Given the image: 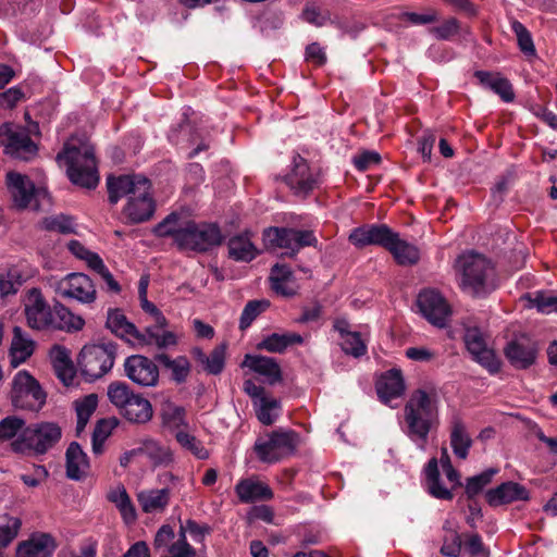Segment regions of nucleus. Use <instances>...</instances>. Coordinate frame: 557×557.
Wrapping results in <instances>:
<instances>
[{
  "label": "nucleus",
  "instance_id": "26",
  "mask_svg": "<svg viewBox=\"0 0 557 557\" xmlns=\"http://www.w3.org/2000/svg\"><path fill=\"white\" fill-rule=\"evenodd\" d=\"M107 327L116 336L126 341H146V336L141 334L136 326L128 322L123 312L119 309H110L107 317Z\"/></svg>",
  "mask_w": 557,
  "mask_h": 557
},
{
  "label": "nucleus",
  "instance_id": "2",
  "mask_svg": "<svg viewBox=\"0 0 557 557\" xmlns=\"http://www.w3.org/2000/svg\"><path fill=\"white\" fill-rule=\"evenodd\" d=\"M404 419L407 436L425 450L430 432L440 424L436 388L428 385L416 389L404 408Z\"/></svg>",
  "mask_w": 557,
  "mask_h": 557
},
{
  "label": "nucleus",
  "instance_id": "39",
  "mask_svg": "<svg viewBox=\"0 0 557 557\" xmlns=\"http://www.w3.org/2000/svg\"><path fill=\"white\" fill-rule=\"evenodd\" d=\"M425 478L428 490L433 497L445 500L453 498L451 488L445 487L441 483L438 461L435 457L431 458L425 467Z\"/></svg>",
  "mask_w": 557,
  "mask_h": 557
},
{
  "label": "nucleus",
  "instance_id": "62",
  "mask_svg": "<svg viewBox=\"0 0 557 557\" xmlns=\"http://www.w3.org/2000/svg\"><path fill=\"white\" fill-rule=\"evenodd\" d=\"M92 270L101 276V278L103 280V282L107 285L108 290L115 293V294L121 292L120 284L115 281V278L113 277L111 272L108 270V268L104 265L102 260L100 262H98L97 265Z\"/></svg>",
  "mask_w": 557,
  "mask_h": 557
},
{
  "label": "nucleus",
  "instance_id": "7",
  "mask_svg": "<svg viewBox=\"0 0 557 557\" xmlns=\"http://www.w3.org/2000/svg\"><path fill=\"white\" fill-rule=\"evenodd\" d=\"M61 436L62 431L57 423H35L22 431L21 437L12 443V449L16 453L30 449L36 454H45L61 440Z\"/></svg>",
  "mask_w": 557,
  "mask_h": 557
},
{
  "label": "nucleus",
  "instance_id": "54",
  "mask_svg": "<svg viewBox=\"0 0 557 557\" xmlns=\"http://www.w3.org/2000/svg\"><path fill=\"white\" fill-rule=\"evenodd\" d=\"M69 250L78 259L84 260L92 270L102 259L96 252L88 250L78 240H71L67 245Z\"/></svg>",
  "mask_w": 557,
  "mask_h": 557
},
{
  "label": "nucleus",
  "instance_id": "15",
  "mask_svg": "<svg viewBox=\"0 0 557 557\" xmlns=\"http://www.w3.org/2000/svg\"><path fill=\"white\" fill-rule=\"evenodd\" d=\"M463 339L473 360L486 368L491 373L499 371L500 361L494 350L487 347L486 341L479 329H467Z\"/></svg>",
  "mask_w": 557,
  "mask_h": 557
},
{
  "label": "nucleus",
  "instance_id": "36",
  "mask_svg": "<svg viewBox=\"0 0 557 557\" xmlns=\"http://www.w3.org/2000/svg\"><path fill=\"white\" fill-rule=\"evenodd\" d=\"M302 336L297 333H272L265 336L257 348L273 354H282L289 346L302 344Z\"/></svg>",
  "mask_w": 557,
  "mask_h": 557
},
{
  "label": "nucleus",
  "instance_id": "61",
  "mask_svg": "<svg viewBox=\"0 0 557 557\" xmlns=\"http://www.w3.org/2000/svg\"><path fill=\"white\" fill-rule=\"evenodd\" d=\"M304 20L314 26H322L329 20V14H323L315 5H307L302 11Z\"/></svg>",
  "mask_w": 557,
  "mask_h": 557
},
{
  "label": "nucleus",
  "instance_id": "8",
  "mask_svg": "<svg viewBox=\"0 0 557 557\" xmlns=\"http://www.w3.org/2000/svg\"><path fill=\"white\" fill-rule=\"evenodd\" d=\"M10 398L15 408L38 411L46 404L47 394L29 372L21 370L12 380Z\"/></svg>",
  "mask_w": 557,
  "mask_h": 557
},
{
  "label": "nucleus",
  "instance_id": "28",
  "mask_svg": "<svg viewBox=\"0 0 557 557\" xmlns=\"http://www.w3.org/2000/svg\"><path fill=\"white\" fill-rule=\"evenodd\" d=\"M7 181L15 206L28 207L35 193L33 182L27 176L14 172L8 173Z\"/></svg>",
  "mask_w": 557,
  "mask_h": 557
},
{
  "label": "nucleus",
  "instance_id": "22",
  "mask_svg": "<svg viewBox=\"0 0 557 557\" xmlns=\"http://www.w3.org/2000/svg\"><path fill=\"white\" fill-rule=\"evenodd\" d=\"M450 537L451 544L446 541L441 548L442 554L446 557H457L462 547L465 554L472 556L490 554L483 546L481 537L476 534L466 535L462 540L459 534L454 532Z\"/></svg>",
  "mask_w": 557,
  "mask_h": 557
},
{
  "label": "nucleus",
  "instance_id": "55",
  "mask_svg": "<svg viewBox=\"0 0 557 557\" xmlns=\"http://www.w3.org/2000/svg\"><path fill=\"white\" fill-rule=\"evenodd\" d=\"M21 286L20 274L17 270L12 269L0 273V295L2 297L15 294Z\"/></svg>",
  "mask_w": 557,
  "mask_h": 557
},
{
  "label": "nucleus",
  "instance_id": "51",
  "mask_svg": "<svg viewBox=\"0 0 557 557\" xmlns=\"http://www.w3.org/2000/svg\"><path fill=\"white\" fill-rule=\"evenodd\" d=\"M41 225L47 231L70 234L74 232L72 219L65 215L47 216L41 221Z\"/></svg>",
  "mask_w": 557,
  "mask_h": 557
},
{
  "label": "nucleus",
  "instance_id": "16",
  "mask_svg": "<svg viewBox=\"0 0 557 557\" xmlns=\"http://www.w3.org/2000/svg\"><path fill=\"white\" fill-rule=\"evenodd\" d=\"M285 182L296 196L306 197L318 186V177L307 161L297 156L293 160V169L285 176Z\"/></svg>",
  "mask_w": 557,
  "mask_h": 557
},
{
  "label": "nucleus",
  "instance_id": "30",
  "mask_svg": "<svg viewBox=\"0 0 557 557\" xmlns=\"http://www.w3.org/2000/svg\"><path fill=\"white\" fill-rule=\"evenodd\" d=\"M376 391L384 403L399 397L405 391L401 371L392 369L385 372L376 383Z\"/></svg>",
  "mask_w": 557,
  "mask_h": 557
},
{
  "label": "nucleus",
  "instance_id": "40",
  "mask_svg": "<svg viewBox=\"0 0 557 557\" xmlns=\"http://www.w3.org/2000/svg\"><path fill=\"white\" fill-rule=\"evenodd\" d=\"M52 317L53 322L50 326L59 330H65L67 332L79 331L85 324V321L81 317L73 314L65 306L61 304L54 306Z\"/></svg>",
  "mask_w": 557,
  "mask_h": 557
},
{
  "label": "nucleus",
  "instance_id": "46",
  "mask_svg": "<svg viewBox=\"0 0 557 557\" xmlns=\"http://www.w3.org/2000/svg\"><path fill=\"white\" fill-rule=\"evenodd\" d=\"M269 307L270 301L265 299L248 301L240 315L239 329L246 330L249 327L256 318L264 312Z\"/></svg>",
  "mask_w": 557,
  "mask_h": 557
},
{
  "label": "nucleus",
  "instance_id": "64",
  "mask_svg": "<svg viewBox=\"0 0 557 557\" xmlns=\"http://www.w3.org/2000/svg\"><path fill=\"white\" fill-rule=\"evenodd\" d=\"M436 352L426 347H409L406 349V357L421 362H429L436 358Z\"/></svg>",
  "mask_w": 557,
  "mask_h": 557
},
{
  "label": "nucleus",
  "instance_id": "10",
  "mask_svg": "<svg viewBox=\"0 0 557 557\" xmlns=\"http://www.w3.org/2000/svg\"><path fill=\"white\" fill-rule=\"evenodd\" d=\"M267 246L286 250V255L294 257L301 248L318 244L312 231L288 227H269L263 232Z\"/></svg>",
  "mask_w": 557,
  "mask_h": 557
},
{
  "label": "nucleus",
  "instance_id": "56",
  "mask_svg": "<svg viewBox=\"0 0 557 557\" xmlns=\"http://www.w3.org/2000/svg\"><path fill=\"white\" fill-rule=\"evenodd\" d=\"M25 422L17 417H7L0 421V440L8 441L13 438L22 431Z\"/></svg>",
  "mask_w": 557,
  "mask_h": 557
},
{
  "label": "nucleus",
  "instance_id": "41",
  "mask_svg": "<svg viewBox=\"0 0 557 557\" xmlns=\"http://www.w3.org/2000/svg\"><path fill=\"white\" fill-rule=\"evenodd\" d=\"M196 360L203 367L209 374H219L225 362V345L216 346L210 355H206L200 349L194 351Z\"/></svg>",
  "mask_w": 557,
  "mask_h": 557
},
{
  "label": "nucleus",
  "instance_id": "49",
  "mask_svg": "<svg viewBox=\"0 0 557 557\" xmlns=\"http://www.w3.org/2000/svg\"><path fill=\"white\" fill-rule=\"evenodd\" d=\"M115 424L111 420H100L95 426L92 433V450L95 454H101L106 440L111 435Z\"/></svg>",
  "mask_w": 557,
  "mask_h": 557
},
{
  "label": "nucleus",
  "instance_id": "60",
  "mask_svg": "<svg viewBox=\"0 0 557 557\" xmlns=\"http://www.w3.org/2000/svg\"><path fill=\"white\" fill-rule=\"evenodd\" d=\"M459 24L456 18H448L443 24L430 28V33L437 39L446 40L457 34Z\"/></svg>",
  "mask_w": 557,
  "mask_h": 557
},
{
  "label": "nucleus",
  "instance_id": "4",
  "mask_svg": "<svg viewBox=\"0 0 557 557\" xmlns=\"http://www.w3.org/2000/svg\"><path fill=\"white\" fill-rule=\"evenodd\" d=\"M66 165L71 182L85 188H95L99 182L94 147L84 140L72 138L57 156Z\"/></svg>",
  "mask_w": 557,
  "mask_h": 557
},
{
  "label": "nucleus",
  "instance_id": "21",
  "mask_svg": "<svg viewBox=\"0 0 557 557\" xmlns=\"http://www.w3.org/2000/svg\"><path fill=\"white\" fill-rule=\"evenodd\" d=\"M504 351L515 368L527 369L534 363L537 349L529 338L520 337L509 342Z\"/></svg>",
  "mask_w": 557,
  "mask_h": 557
},
{
  "label": "nucleus",
  "instance_id": "63",
  "mask_svg": "<svg viewBox=\"0 0 557 557\" xmlns=\"http://www.w3.org/2000/svg\"><path fill=\"white\" fill-rule=\"evenodd\" d=\"M492 90L506 102H511L515 99V92L510 82L502 75L493 85Z\"/></svg>",
  "mask_w": 557,
  "mask_h": 557
},
{
  "label": "nucleus",
  "instance_id": "50",
  "mask_svg": "<svg viewBox=\"0 0 557 557\" xmlns=\"http://www.w3.org/2000/svg\"><path fill=\"white\" fill-rule=\"evenodd\" d=\"M496 472V469H488L478 475L468 479L466 485V494L468 495L469 499H472L475 495H478L484 488V486L491 482L493 475Z\"/></svg>",
  "mask_w": 557,
  "mask_h": 557
},
{
  "label": "nucleus",
  "instance_id": "23",
  "mask_svg": "<svg viewBox=\"0 0 557 557\" xmlns=\"http://www.w3.org/2000/svg\"><path fill=\"white\" fill-rule=\"evenodd\" d=\"M36 348V343L21 326H14L12 330V341L10 346V362L16 368L26 362Z\"/></svg>",
  "mask_w": 557,
  "mask_h": 557
},
{
  "label": "nucleus",
  "instance_id": "11",
  "mask_svg": "<svg viewBox=\"0 0 557 557\" xmlns=\"http://www.w3.org/2000/svg\"><path fill=\"white\" fill-rule=\"evenodd\" d=\"M0 146L5 154L24 161L30 160L37 152V146L28 132L13 123L0 125Z\"/></svg>",
  "mask_w": 557,
  "mask_h": 557
},
{
  "label": "nucleus",
  "instance_id": "37",
  "mask_svg": "<svg viewBox=\"0 0 557 557\" xmlns=\"http://www.w3.org/2000/svg\"><path fill=\"white\" fill-rule=\"evenodd\" d=\"M121 413L129 422L143 424L151 420L153 410L148 399L136 394Z\"/></svg>",
  "mask_w": 557,
  "mask_h": 557
},
{
  "label": "nucleus",
  "instance_id": "32",
  "mask_svg": "<svg viewBox=\"0 0 557 557\" xmlns=\"http://www.w3.org/2000/svg\"><path fill=\"white\" fill-rule=\"evenodd\" d=\"M171 492L168 487L145 490L137 494V500L146 513L162 512L170 503Z\"/></svg>",
  "mask_w": 557,
  "mask_h": 557
},
{
  "label": "nucleus",
  "instance_id": "13",
  "mask_svg": "<svg viewBox=\"0 0 557 557\" xmlns=\"http://www.w3.org/2000/svg\"><path fill=\"white\" fill-rule=\"evenodd\" d=\"M418 306L423 317L433 325L444 327L451 315L447 300L435 289H424L418 296Z\"/></svg>",
  "mask_w": 557,
  "mask_h": 557
},
{
  "label": "nucleus",
  "instance_id": "6",
  "mask_svg": "<svg viewBox=\"0 0 557 557\" xmlns=\"http://www.w3.org/2000/svg\"><path fill=\"white\" fill-rule=\"evenodd\" d=\"M116 350L117 346L112 342L85 345L78 359L82 374L88 381L102 377L112 369Z\"/></svg>",
  "mask_w": 557,
  "mask_h": 557
},
{
  "label": "nucleus",
  "instance_id": "12",
  "mask_svg": "<svg viewBox=\"0 0 557 557\" xmlns=\"http://www.w3.org/2000/svg\"><path fill=\"white\" fill-rule=\"evenodd\" d=\"M55 292L65 298H73L82 304L96 300L97 290L90 277L84 273H70L57 283Z\"/></svg>",
  "mask_w": 557,
  "mask_h": 557
},
{
  "label": "nucleus",
  "instance_id": "47",
  "mask_svg": "<svg viewBox=\"0 0 557 557\" xmlns=\"http://www.w3.org/2000/svg\"><path fill=\"white\" fill-rule=\"evenodd\" d=\"M163 424L169 428H178L185 423V409L172 401H164L161 407Z\"/></svg>",
  "mask_w": 557,
  "mask_h": 557
},
{
  "label": "nucleus",
  "instance_id": "19",
  "mask_svg": "<svg viewBox=\"0 0 557 557\" xmlns=\"http://www.w3.org/2000/svg\"><path fill=\"white\" fill-rule=\"evenodd\" d=\"M211 529L207 524H199L194 520H187L185 525H181L180 539L173 543L169 549L171 557H194L196 552L186 542L185 533H189L195 542H202Z\"/></svg>",
  "mask_w": 557,
  "mask_h": 557
},
{
  "label": "nucleus",
  "instance_id": "45",
  "mask_svg": "<svg viewBox=\"0 0 557 557\" xmlns=\"http://www.w3.org/2000/svg\"><path fill=\"white\" fill-rule=\"evenodd\" d=\"M341 347L345 354L359 358L367 352V341L361 333L352 331L341 339Z\"/></svg>",
  "mask_w": 557,
  "mask_h": 557
},
{
  "label": "nucleus",
  "instance_id": "38",
  "mask_svg": "<svg viewBox=\"0 0 557 557\" xmlns=\"http://www.w3.org/2000/svg\"><path fill=\"white\" fill-rule=\"evenodd\" d=\"M227 246L228 256L235 261L249 262L258 255L248 233L230 238Z\"/></svg>",
  "mask_w": 557,
  "mask_h": 557
},
{
  "label": "nucleus",
  "instance_id": "31",
  "mask_svg": "<svg viewBox=\"0 0 557 557\" xmlns=\"http://www.w3.org/2000/svg\"><path fill=\"white\" fill-rule=\"evenodd\" d=\"M400 265L416 264L420 259L419 250L416 246L399 238L395 232L392 233L391 239L385 247Z\"/></svg>",
  "mask_w": 557,
  "mask_h": 557
},
{
  "label": "nucleus",
  "instance_id": "5",
  "mask_svg": "<svg viewBox=\"0 0 557 557\" xmlns=\"http://www.w3.org/2000/svg\"><path fill=\"white\" fill-rule=\"evenodd\" d=\"M461 271V287L472 295H483L496 287L492 262L484 256L470 252L458 259Z\"/></svg>",
  "mask_w": 557,
  "mask_h": 557
},
{
  "label": "nucleus",
  "instance_id": "17",
  "mask_svg": "<svg viewBox=\"0 0 557 557\" xmlns=\"http://www.w3.org/2000/svg\"><path fill=\"white\" fill-rule=\"evenodd\" d=\"M27 324L34 330H44L53 322L52 312L47 305L39 289L33 288L28 292L24 309Z\"/></svg>",
  "mask_w": 557,
  "mask_h": 557
},
{
  "label": "nucleus",
  "instance_id": "35",
  "mask_svg": "<svg viewBox=\"0 0 557 557\" xmlns=\"http://www.w3.org/2000/svg\"><path fill=\"white\" fill-rule=\"evenodd\" d=\"M450 446L459 459H466L472 446V438L467 431L465 423L459 418H454L450 429Z\"/></svg>",
  "mask_w": 557,
  "mask_h": 557
},
{
  "label": "nucleus",
  "instance_id": "52",
  "mask_svg": "<svg viewBox=\"0 0 557 557\" xmlns=\"http://www.w3.org/2000/svg\"><path fill=\"white\" fill-rule=\"evenodd\" d=\"M146 341H139V344H156L158 347H168L176 343L175 335L172 332H157L152 327H146Z\"/></svg>",
  "mask_w": 557,
  "mask_h": 557
},
{
  "label": "nucleus",
  "instance_id": "1",
  "mask_svg": "<svg viewBox=\"0 0 557 557\" xmlns=\"http://www.w3.org/2000/svg\"><path fill=\"white\" fill-rule=\"evenodd\" d=\"M153 232L159 237H173L183 251L207 252L223 242L218 225L183 220L176 213L169 214L156 225Z\"/></svg>",
  "mask_w": 557,
  "mask_h": 557
},
{
  "label": "nucleus",
  "instance_id": "14",
  "mask_svg": "<svg viewBox=\"0 0 557 557\" xmlns=\"http://www.w3.org/2000/svg\"><path fill=\"white\" fill-rule=\"evenodd\" d=\"M125 375L136 385L153 387L159 382L158 366L148 357L133 355L124 361Z\"/></svg>",
  "mask_w": 557,
  "mask_h": 557
},
{
  "label": "nucleus",
  "instance_id": "34",
  "mask_svg": "<svg viewBox=\"0 0 557 557\" xmlns=\"http://www.w3.org/2000/svg\"><path fill=\"white\" fill-rule=\"evenodd\" d=\"M89 463L81 446L73 442L66 450V475L72 480H81L87 474Z\"/></svg>",
  "mask_w": 557,
  "mask_h": 557
},
{
  "label": "nucleus",
  "instance_id": "25",
  "mask_svg": "<svg viewBox=\"0 0 557 557\" xmlns=\"http://www.w3.org/2000/svg\"><path fill=\"white\" fill-rule=\"evenodd\" d=\"M49 357L57 377L65 386L73 385L76 371L69 350L63 346L55 345L50 349Z\"/></svg>",
  "mask_w": 557,
  "mask_h": 557
},
{
  "label": "nucleus",
  "instance_id": "59",
  "mask_svg": "<svg viewBox=\"0 0 557 557\" xmlns=\"http://www.w3.org/2000/svg\"><path fill=\"white\" fill-rule=\"evenodd\" d=\"M532 304L540 312L544 314L557 312V296L539 293L532 299Z\"/></svg>",
  "mask_w": 557,
  "mask_h": 557
},
{
  "label": "nucleus",
  "instance_id": "57",
  "mask_svg": "<svg viewBox=\"0 0 557 557\" xmlns=\"http://www.w3.org/2000/svg\"><path fill=\"white\" fill-rule=\"evenodd\" d=\"M176 438L182 446L190 449L198 459H207L209 457L208 450L193 435L178 432Z\"/></svg>",
  "mask_w": 557,
  "mask_h": 557
},
{
  "label": "nucleus",
  "instance_id": "42",
  "mask_svg": "<svg viewBox=\"0 0 557 557\" xmlns=\"http://www.w3.org/2000/svg\"><path fill=\"white\" fill-rule=\"evenodd\" d=\"M108 500L113 503L121 512L123 520L126 523H132L136 520L135 507L124 486H117L108 493Z\"/></svg>",
  "mask_w": 557,
  "mask_h": 557
},
{
  "label": "nucleus",
  "instance_id": "24",
  "mask_svg": "<svg viewBox=\"0 0 557 557\" xmlns=\"http://www.w3.org/2000/svg\"><path fill=\"white\" fill-rule=\"evenodd\" d=\"M235 493L239 502L244 504L268 500L273 497V492L268 484L252 478L239 480L235 485Z\"/></svg>",
  "mask_w": 557,
  "mask_h": 557
},
{
  "label": "nucleus",
  "instance_id": "53",
  "mask_svg": "<svg viewBox=\"0 0 557 557\" xmlns=\"http://www.w3.org/2000/svg\"><path fill=\"white\" fill-rule=\"evenodd\" d=\"M398 18L411 25H426L436 22L438 20V13L434 9H428L424 13L401 12Z\"/></svg>",
  "mask_w": 557,
  "mask_h": 557
},
{
  "label": "nucleus",
  "instance_id": "27",
  "mask_svg": "<svg viewBox=\"0 0 557 557\" xmlns=\"http://www.w3.org/2000/svg\"><path fill=\"white\" fill-rule=\"evenodd\" d=\"M242 366L247 367L259 375L264 376L270 384H274L282 380V371L280 364L273 358L257 355H246Z\"/></svg>",
  "mask_w": 557,
  "mask_h": 557
},
{
  "label": "nucleus",
  "instance_id": "18",
  "mask_svg": "<svg viewBox=\"0 0 557 557\" xmlns=\"http://www.w3.org/2000/svg\"><path fill=\"white\" fill-rule=\"evenodd\" d=\"M392 228L385 224H371L357 227L349 234V242L358 248L369 245L386 247L392 236Z\"/></svg>",
  "mask_w": 557,
  "mask_h": 557
},
{
  "label": "nucleus",
  "instance_id": "29",
  "mask_svg": "<svg viewBox=\"0 0 557 557\" xmlns=\"http://www.w3.org/2000/svg\"><path fill=\"white\" fill-rule=\"evenodd\" d=\"M527 490L518 483L506 482L486 493V500L491 506H500L518 499H527Z\"/></svg>",
  "mask_w": 557,
  "mask_h": 557
},
{
  "label": "nucleus",
  "instance_id": "33",
  "mask_svg": "<svg viewBox=\"0 0 557 557\" xmlns=\"http://www.w3.org/2000/svg\"><path fill=\"white\" fill-rule=\"evenodd\" d=\"M129 454H141L147 456L154 467L168 466L173 460L172 453L170 451V449L152 438L144 440L140 446L136 449L131 450Z\"/></svg>",
  "mask_w": 557,
  "mask_h": 557
},
{
  "label": "nucleus",
  "instance_id": "9",
  "mask_svg": "<svg viewBox=\"0 0 557 557\" xmlns=\"http://www.w3.org/2000/svg\"><path fill=\"white\" fill-rule=\"evenodd\" d=\"M298 435L294 431L277 430L260 436L253 446L262 462L274 463L290 456L297 448Z\"/></svg>",
  "mask_w": 557,
  "mask_h": 557
},
{
  "label": "nucleus",
  "instance_id": "48",
  "mask_svg": "<svg viewBox=\"0 0 557 557\" xmlns=\"http://www.w3.org/2000/svg\"><path fill=\"white\" fill-rule=\"evenodd\" d=\"M511 29L517 37V41H518V46H519L520 50L527 57H534L536 51H535V47L533 44L531 33L519 21H512Z\"/></svg>",
  "mask_w": 557,
  "mask_h": 557
},
{
  "label": "nucleus",
  "instance_id": "58",
  "mask_svg": "<svg viewBox=\"0 0 557 557\" xmlns=\"http://www.w3.org/2000/svg\"><path fill=\"white\" fill-rule=\"evenodd\" d=\"M278 407L280 404L276 399H268L262 397L260 408L257 411L259 421L264 425L272 424L276 419V414L273 411Z\"/></svg>",
  "mask_w": 557,
  "mask_h": 557
},
{
  "label": "nucleus",
  "instance_id": "43",
  "mask_svg": "<svg viewBox=\"0 0 557 557\" xmlns=\"http://www.w3.org/2000/svg\"><path fill=\"white\" fill-rule=\"evenodd\" d=\"M157 360L163 364L166 369L171 370V377L176 383H183L186 381L190 372V363L186 357L180 356L175 359H171L165 354L157 356Z\"/></svg>",
  "mask_w": 557,
  "mask_h": 557
},
{
  "label": "nucleus",
  "instance_id": "3",
  "mask_svg": "<svg viewBox=\"0 0 557 557\" xmlns=\"http://www.w3.org/2000/svg\"><path fill=\"white\" fill-rule=\"evenodd\" d=\"M109 201L116 203L122 197L128 200L123 210L126 219L133 223H143L151 219L156 210V203L151 196V184L143 175H121L108 177L107 181Z\"/></svg>",
  "mask_w": 557,
  "mask_h": 557
},
{
  "label": "nucleus",
  "instance_id": "44",
  "mask_svg": "<svg viewBox=\"0 0 557 557\" xmlns=\"http://www.w3.org/2000/svg\"><path fill=\"white\" fill-rule=\"evenodd\" d=\"M134 396H136V394L123 382H112L108 386V397L110 401L120 409V411L127 406L131 398Z\"/></svg>",
  "mask_w": 557,
  "mask_h": 557
},
{
  "label": "nucleus",
  "instance_id": "20",
  "mask_svg": "<svg viewBox=\"0 0 557 557\" xmlns=\"http://www.w3.org/2000/svg\"><path fill=\"white\" fill-rule=\"evenodd\" d=\"M57 541L50 533L34 532L18 544L17 557H50L55 548Z\"/></svg>",
  "mask_w": 557,
  "mask_h": 557
}]
</instances>
